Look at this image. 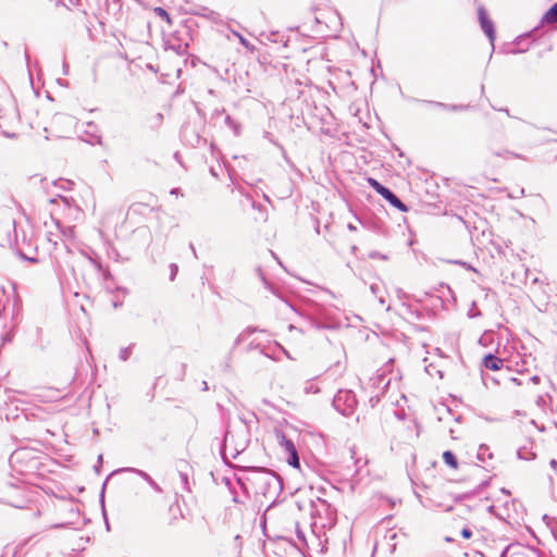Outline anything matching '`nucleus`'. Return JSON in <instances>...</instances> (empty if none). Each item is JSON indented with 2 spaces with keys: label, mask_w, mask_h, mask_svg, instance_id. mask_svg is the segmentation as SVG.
<instances>
[{
  "label": "nucleus",
  "mask_w": 557,
  "mask_h": 557,
  "mask_svg": "<svg viewBox=\"0 0 557 557\" xmlns=\"http://www.w3.org/2000/svg\"><path fill=\"white\" fill-rule=\"evenodd\" d=\"M39 450L29 447H20L10 456V465L20 473L34 472L40 465Z\"/></svg>",
  "instance_id": "1"
},
{
  "label": "nucleus",
  "mask_w": 557,
  "mask_h": 557,
  "mask_svg": "<svg viewBox=\"0 0 557 557\" xmlns=\"http://www.w3.org/2000/svg\"><path fill=\"white\" fill-rule=\"evenodd\" d=\"M248 471L255 474L253 481L259 484L263 495H275L282 492L283 481L276 473L260 467H250Z\"/></svg>",
  "instance_id": "2"
},
{
  "label": "nucleus",
  "mask_w": 557,
  "mask_h": 557,
  "mask_svg": "<svg viewBox=\"0 0 557 557\" xmlns=\"http://www.w3.org/2000/svg\"><path fill=\"white\" fill-rule=\"evenodd\" d=\"M333 407L345 417L354 414L358 400L351 389H339L333 398Z\"/></svg>",
  "instance_id": "3"
},
{
  "label": "nucleus",
  "mask_w": 557,
  "mask_h": 557,
  "mask_svg": "<svg viewBox=\"0 0 557 557\" xmlns=\"http://www.w3.org/2000/svg\"><path fill=\"white\" fill-rule=\"evenodd\" d=\"M506 137L503 133H493L488 136L487 138V149L488 151L495 156V157H499V158H508V157H512V158H516V159H521V160H525V157L520 154V153H516L513 151H510L504 147L500 146V144L503 141H505Z\"/></svg>",
  "instance_id": "4"
},
{
  "label": "nucleus",
  "mask_w": 557,
  "mask_h": 557,
  "mask_svg": "<svg viewBox=\"0 0 557 557\" xmlns=\"http://www.w3.org/2000/svg\"><path fill=\"white\" fill-rule=\"evenodd\" d=\"M368 184L380 195L382 196L389 205L397 208L401 212H407L408 207L397 197V195L391 190L388 187L381 184L377 180L373 177L367 178Z\"/></svg>",
  "instance_id": "5"
},
{
  "label": "nucleus",
  "mask_w": 557,
  "mask_h": 557,
  "mask_svg": "<svg viewBox=\"0 0 557 557\" xmlns=\"http://www.w3.org/2000/svg\"><path fill=\"white\" fill-rule=\"evenodd\" d=\"M235 434L227 431L224 435L223 444L221 447V456L225 463H228V457L235 459L240 453L246 449L247 440L244 438L242 442L236 443L234 446L231 445V441L233 442Z\"/></svg>",
  "instance_id": "6"
},
{
  "label": "nucleus",
  "mask_w": 557,
  "mask_h": 557,
  "mask_svg": "<svg viewBox=\"0 0 557 557\" xmlns=\"http://www.w3.org/2000/svg\"><path fill=\"white\" fill-rule=\"evenodd\" d=\"M17 426L22 428L26 435H34L36 432L37 423L39 422L38 416L35 412H27L22 410L21 413L12 416Z\"/></svg>",
  "instance_id": "7"
},
{
  "label": "nucleus",
  "mask_w": 557,
  "mask_h": 557,
  "mask_svg": "<svg viewBox=\"0 0 557 557\" xmlns=\"http://www.w3.org/2000/svg\"><path fill=\"white\" fill-rule=\"evenodd\" d=\"M478 17H479V22H480V26H481L482 30L490 39L492 49H494V41L496 38L495 27H494L493 22L488 17L486 10L483 7H480L478 9Z\"/></svg>",
  "instance_id": "8"
},
{
  "label": "nucleus",
  "mask_w": 557,
  "mask_h": 557,
  "mask_svg": "<svg viewBox=\"0 0 557 557\" xmlns=\"http://www.w3.org/2000/svg\"><path fill=\"white\" fill-rule=\"evenodd\" d=\"M412 102H418L424 106L433 107L436 109L447 110V111H465L469 109V104H448L441 101L435 100H425V99H418V98H409Z\"/></svg>",
  "instance_id": "9"
},
{
  "label": "nucleus",
  "mask_w": 557,
  "mask_h": 557,
  "mask_svg": "<svg viewBox=\"0 0 557 557\" xmlns=\"http://www.w3.org/2000/svg\"><path fill=\"white\" fill-rule=\"evenodd\" d=\"M181 137L185 144L191 147H197L201 141L207 143V140L199 135L196 128L189 124L182 127Z\"/></svg>",
  "instance_id": "10"
},
{
  "label": "nucleus",
  "mask_w": 557,
  "mask_h": 557,
  "mask_svg": "<svg viewBox=\"0 0 557 557\" xmlns=\"http://www.w3.org/2000/svg\"><path fill=\"white\" fill-rule=\"evenodd\" d=\"M482 366L491 371H498L504 366V360L494 354H487L482 360Z\"/></svg>",
  "instance_id": "11"
},
{
  "label": "nucleus",
  "mask_w": 557,
  "mask_h": 557,
  "mask_svg": "<svg viewBox=\"0 0 557 557\" xmlns=\"http://www.w3.org/2000/svg\"><path fill=\"white\" fill-rule=\"evenodd\" d=\"M119 471H126V472H133L143 478L157 493H162V488L160 485L144 470L137 469V468H123Z\"/></svg>",
  "instance_id": "12"
},
{
  "label": "nucleus",
  "mask_w": 557,
  "mask_h": 557,
  "mask_svg": "<svg viewBox=\"0 0 557 557\" xmlns=\"http://www.w3.org/2000/svg\"><path fill=\"white\" fill-rule=\"evenodd\" d=\"M49 201L51 205H57L61 202L63 207L67 210H78V207L75 205L74 199L71 197L59 195L57 198H51Z\"/></svg>",
  "instance_id": "13"
},
{
  "label": "nucleus",
  "mask_w": 557,
  "mask_h": 557,
  "mask_svg": "<svg viewBox=\"0 0 557 557\" xmlns=\"http://www.w3.org/2000/svg\"><path fill=\"white\" fill-rule=\"evenodd\" d=\"M541 22L545 24L557 23V1L545 12Z\"/></svg>",
  "instance_id": "14"
},
{
  "label": "nucleus",
  "mask_w": 557,
  "mask_h": 557,
  "mask_svg": "<svg viewBox=\"0 0 557 557\" xmlns=\"http://www.w3.org/2000/svg\"><path fill=\"white\" fill-rule=\"evenodd\" d=\"M277 438L280 441V444L282 446H284L285 450L288 453V454H295V451H297L296 447H295V444L293 443L292 440L287 438L284 433H278L277 434Z\"/></svg>",
  "instance_id": "15"
},
{
  "label": "nucleus",
  "mask_w": 557,
  "mask_h": 557,
  "mask_svg": "<svg viewBox=\"0 0 557 557\" xmlns=\"http://www.w3.org/2000/svg\"><path fill=\"white\" fill-rule=\"evenodd\" d=\"M443 459H444V462L453 468V469H456L458 467V459L456 457V455L450 451V450H446L443 453Z\"/></svg>",
  "instance_id": "16"
},
{
  "label": "nucleus",
  "mask_w": 557,
  "mask_h": 557,
  "mask_svg": "<svg viewBox=\"0 0 557 557\" xmlns=\"http://www.w3.org/2000/svg\"><path fill=\"white\" fill-rule=\"evenodd\" d=\"M405 308V313L408 314L410 318H413L416 320H421L423 318V313L416 307L409 304H403Z\"/></svg>",
  "instance_id": "17"
},
{
  "label": "nucleus",
  "mask_w": 557,
  "mask_h": 557,
  "mask_svg": "<svg viewBox=\"0 0 557 557\" xmlns=\"http://www.w3.org/2000/svg\"><path fill=\"white\" fill-rule=\"evenodd\" d=\"M517 457L521 460H534L536 458V454L527 447H520L517 450Z\"/></svg>",
  "instance_id": "18"
},
{
  "label": "nucleus",
  "mask_w": 557,
  "mask_h": 557,
  "mask_svg": "<svg viewBox=\"0 0 557 557\" xmlns=\"http://www.w3.org/2000/svg\"><path fill=\"white\" fill-rule=\"evenodd\" d=\"M224 122L226 126L233 131V133L237 136L240 133V125L237 123L231 115L226 114L224 117Z\"/></svg>",
  "instance_id": "19"
},
{
  "label": "nucleus",
  "mask_w": 557,
  "mask_h": 557,
  "mask_svg": "<svg viewBox=\"0 0 557 557\" xmlns=\"http://www.w3.org/2000/svg\"><path fill=\"white\" fill-rule=\"evenodd\" d=\"M256 273H257V275L260 277V280L262 281V283H263L264 287H265L267 289L271 290L274 295H276V293H275L274 288L272 287V285L270 284V282L267 280V277H265V275H264V273H263V271H262V269H261L260 267H258V268L256 269Z\"/></svg>",
  "instance_id": "20"
},
{
  "label": "nucleus",
  "mask_w": 557,
  "mask_h": 557,
  "mask_svg": "<svg viewBox=\"0 0 557 557\" xmlns=\"http://www.w3.org/2000/svg\"><path fill=\"white\" fill-rule=\"evenodd\" d=\"M488 450H490V449H488V446H487V445H485V444L480 445V447H479V451H478V456H476V457H478V459H479L480 461H485V456H487L488 458H492V457H493V455H492V453H490Z\"/></svg>",
  "instance_id": "21"
},
{
  "label": "nucleus",
  "mask_w": 557,
  "mask_h": 557,
  "mask_svg": "<svg viewBox=\"0 0 557 557\" xmlns=\"http://www.w3.org/2000/svg\"><path fill=\"white\" fill-rule=\"evenodd\" d=\"M200 15L213 21V22H219L220 21V14L212 11V10H209L207 8H202V12L200 13Z\"/></svg>",
  "instance_id": "22"
},
{
  "label": "nucleus",
  "mask_w": 557,
  "mask_h": 557,
  "mask_svg": "<svg viewBox=\"0 0 557 557\" xmlns=\"http://www.w3.org/2000/svg\"><path fill=\"white\" fill-rule=\"evenodd\" d=\"M132 348L133 346H127V347H124V348H121L120 350V354H119V357L122 361H126L131 355H132Z\"/></svg>",
  "instance_id": "23"
},
{
  "label": "nucleus",
  "mask_w": 557,
  "mask_h": 557,
  "mask_svg": "<svg viewBox=\"0 0 557 557\" xmlns=\"http://www.w3.org/2000/svg\"><path fill=\"white\" fill-rule=\"evenodd\" d=\"M257 331L256 327H252V326H249L247 327L242 334H239L235 341V344L238 345L246 335H251L252 333H255Z\"/></svg>",
  "instance_id": "24"
},
{
  "label": "nucleus",
  "mask_w": 557,
  "mask_h": 557,
  "mask_svg": "<svg viewBox=\"0 0 557 557\" xmlns=\"http://www.w3.org/2000/svg\"><path fill=\"white\" fill-rule=\"evenodd\" d=\"M287 462L294 468H299V457L297 451H295V454H289Z\"/></svg>",
  "instance_id": "25"
},
{
  "label": "nucleus",
  "mask_w": 557,
  "mask_h": 557,
  "mask_svg": "<svg viewBox=\"0 0 557 557\" xmlns=\"http://www.w3.org/2000/svg\"><path fill=\"white\" fill-rule=\"evenodd\" d=\"M248 349L249 350H251V349H259L261 355L270 358V355L265 351V347L261 346L260 344H255L253 342H251L248 345Z\"/></svg>",
  "instance_id": "26"
},
{
  "label": "nucleus",
  "mask_w": 557,
  "mask_h": 557,
  "mask_svg": "<svg viewBox=\"0 0 557 557\" xmlns=\"http://www.w3.org/2000/svg\"><path fill=\"white\" fill-rule=\"evenodd\" d=\"M154 11H156V13H157L160 17H162V18L166 20L168 22H171L170 14L168 13V11H166L165 9H163V8H160V7H159V8H156V9H154Z\"/></svg>",
  "instance_id": "27"
},
{
  "label": "nucleus",
  "mask_w": 557,
  "mask_h": 557,
  "mask_svg": "<svg viewBox=\"0 0 557 557\" xmlns=\"http://www.w3.org/2000/svg\"><path fill=\"white\" fill-rule=\"evenodd\" d=\"M170 280L171 281H174L176 275H177V272H178V267L175 264V263H171L170 264Z\"/></svg>",
  "instance_id": "28"
},
{
  "label": "nucleus",
  "mask_w": 557,
  "mask_h": 557,
  "mask_svg": "<svg viewBox=\"0 0 557 557\" xmlns=\"http://www.w3.org/2000/svg\"><path fill=\"white\" fill-rule=\"evenodd\" d=\"M369 258L370 259H382V260H386L387 259V256L379 252V251H371L369 253Z\"/></svg>",
  "instance_id": "29"
},
{
  "label": "nucleus",
  "mask_w": 557,
  "mask_h": 557,
  "mask_svg": "<svg viewBox=\"0 0 557 557\" xmlns=\"http://www.w3.org/2000/svg\"><path fill=\"white\" fill-rule=\"evenodd\" d=\"M305 392H306V394H310V393L317 394L320 392V388L313 384H308L305 387Z\"/></svg>",
  "instance_id": "30"
},
{
  "label": "nucleus",
  "mask_w": 557,
  "mask_h": 557,
  "mask_svg": "<svg viewBox=\"0 0 557 557\" xmlns=\"http://www.w3.org/2000/svg\"><path fill=\"white\" fill-rule=\"evenodd\" d=\"M370 290L375 297L381 295V286L376 283L370 285Z\"/></svg>",
  "instance_id": "31"
},
{
  "label": "nucleus",
  "mask_w": 557,
  "mask_h": 557,
  "mask_svg": "<svg viewBox=\"0 0 557 557\" xmlns=\"http://www.w3.org/2000/svg\"><path fill=\"white\" fill-rule=\"evenodd\" d=\"M116 472H117V471H113V472H111V473H110V475H109V476H107L106 481L103 482V484H102V488H101V493H100L101 502H103V497H104V490H106V486H107V483H108V481H109L110 476H112V475H113L114 473H116Z\"/></svg>",
  "instance_id": "32"
},
{
  "label": "nucleus",
  "mask_w": 557,
  "mask_h": 557,
  "mask_svg": "<svg viewBox=\"0 0 557 557\" xmlns=\"http://www.w3.org/2000/svg\"><path fill=\"white\" fill-rule=\"evenodd\" d=\"M60 183H61V188L63 189H71L72 188V185H73V182L72 181H69V180H60Z\"/></svg>",
  "instance_id": "33"
},
{
  "label": "nucleus",
  "mask_w": 557,
  "mask_h": 557,
  "mask_svg": "<svg viewBox=\"0 0 557 557\" xmlns=\"http://www.w3.org/2000/svg\"><path fill=\"white\" fill-rule=\"evenodd\" d=\"M224 113H225V109L224 108L214 109L212 114H211V117L214 120V119H218L220 115H222Z\"/></svg>",
  "instance_id": "34"
},
{
  "label": "nucleus",
  "mask_w": 557,
  "mask_h": 557,
  "mask_svg": "<svg viewBox=\"0 0 557 557\" xmlns=\"http://www.w3.org/2000/svg\"><path fill=\"white\" fill-rule=\"evenodd\" d=\"M461 536L466 540L470 539L472 536V531L469 528H463L461 530Z\"/></svg>",
  "instance_id": "35"
},
{
  "label": "nucleus",
  "mask_w": 557,
  "mask_h": 557,
  "mask_svg": "<svg viewBox=\"0 0 557 557\" xmlns=\"http://www.w3.org/2000/svg\"><path fill=\"white\" fill-rule=\"evenodd\" d=\"M180 478H181V481L184 484V486L187 487V484H188V475H187V473H185L183 471H180Z\"/></svg>",
  "instance_id": "36"
},
{
  "label": "nucleus",
  "mask_w": 557,
  "mask_h": 557,
  "mask_svg": "<svg viewBox=\"0 0 557 557\" xmlns=\"http://www.w3.org/2000/svg\"><path fill=\"white\" fill-rule=\"evenodd\" d=\"M102 460H103L102 455H99L98 456V460H97V465L94 467V469H95V471L97 473L100 472V469H101V466H102Z\"/></svg>",
  "instance_id": "37"
},
{
  "label": "nucleus",
  "mask_w": 557,
  "mask_h": 557,
  "mask_svg": "<svg viewBox=\"0 0 557 557\" xmlns=\"http://www.w3.org/2000/svg\"><path fill=\"white\" fill-rule=\"evenodd\" d=\"M24 504H25V499H21V500H17V502H10V505L15 507V508H23Z\"/></svg>",
  "instance_id": "38"
},
{
  "label": "nucleus",
  "mask_w": 557,
  "mask_h": 557,
  "mask_svg": "<svg viewBox=\"0 0 557 557\" xmlns=\"http://www.w3.org/2000/svg\"><path fill=\"white\" fill-rule=\"evenodd\" d=\"M20 256H21V258H23V259H25V260H27V261H29L32 263H37L38 262L37 258H35V257H27L23 252H20Z\"/></svg>",
  "instance_id": "39"
},
{
  "label": "nucleus",
  "mask_w": 557,
  "mask_h": 557,
  "mask_svg": "<svg viewBox=\"0 0 557 557\" xmlns=\"http://www.w3.org/2000/svg\"><path fill=\"white\" fill-rule=\"evenodd\" d=\"M271 37H272L271 40H273L275 42H277L278 40L282 41V39H283V36H281L278 33H272Z\"/></svg>",
  "instance_id": "40"
},
{
  "label": "nucleus",
  "mask_w": 557,
  "mask_h": 557,
  "mask_svg": "<svg viewBox=\"0 0 557 557\" xmlns=\"http://www.w3.org/2000/svg\"><path fill=\"white\" fill-rule=\"evenodd\" d=\"M397 297L399 299H405L408 298L409 296L403 289H397Z\"/></svg>",
  "instance_id": "41"
},
{
  "label": "nucleus",
  "mask_w": 557,
  "mask_h": 557,
  "mask_svg": "<svg viewBox=\"0 0 557 557\" xmlns=\"http://www.w3.org/2000/svg\"><path fill=\"white\" fill-rule=\"evenodd\" d=\"M47 238H48V240H49L50 243H52L54 246L58 244L57 239L54 238V235H53L51 232H49V234H48Z\"/></svg>",
  "instance_id": "42"
},
{
  "label": "nucleus",
  "mask_w": 557,
  "mask_h": 557,
  "mask_svg": "<svg viewBox=\"0 0 557 557\" xmlns=\"http://www.w3.org/2000/svg\"><path fill=\"white\" fill-rule=\"evenodd\" d=\"M494 110L496 111H499V112H503V113H506L508 116H510V113H509V110L507 108H496V107H492Z\"/></svg>",
  "instance_id": "43"
},
{
  "label": "nucleus",
  "mask_w": 557,
  "mask_h": 557,
  "mask_svg": "<svg viewBox=\"0 0 557 557\" xmlns=\"http://www.w3.org/2000/svg\"><path fill=\"white\" fill-rule=\"evenodd\" d=\"M188 45H185V47L183 48L181 45L177 47L176 49V52L178 54H184L186 52V49H187Z\"/></svg>",
  "instance_id": "44"
},
{
  "label": "nucleus",
  "mask_w": 557,
  "mask_h": 557,
  "mask_svg": "<svg viewBox=\"0 0 557 557\" xmlns=\"http://www.w3.org/2000/svg\"><path fill=\"white\" fill-rule=\"evenodd\" d=\"M523 196H524V188H519V190L517 191V196L510 195L511 198H518V197H523Z\"/></svg>",
  "instance_id": "45"
},
{
  "label": "nucleus",
  "mask_w": 557,
  "mask_h": 557,
  "mask_svg": "<svg viewBox=\"0 0 557 557\" xmlns=\"http://www.w3.org/2000/svg\"><path fill=\"white\" fill-rule=\"evenodd\" d=\"M51 220L55 224L57 228L61 230V223L58 219L53 218V212H51Z\"/></svg>",
  "instance_id": "46"
},
{
  "label": "nucleus",
  "mask_w": 557,
  "mask_h": 557,
  "mask_svg": "<svg viewBox=\"0 0 557 557\" xmlns=\"http://www.w3.org/2000/svg\"><path fill=\"white\" fill-rule=\"evenodd\" d=\"M297 537L302 541V542H306V537H305V534L302 531L300 530H297Z\"/></svg>",
  "instance_id": "47"
},
{
  "label": "nucleus",
  "mask_w": 557,
  "mask_h": 557,
  "mask_svg": "<svg viewBox=\"0 0 557 557\" xmlns=\"http://www.w3.org/2000/svg\"><path fill=\"white\" fill-rule=\"evenodd\" d=\"M319 500H320L321 505L323 507H325L326 509H331L332 508L331 505L326 500L320 499V498H319Z\"/></svg>",
  "instance_id": "48"
},
{
  "label": "nucleus",
  "mask_w": 557,
  "mask_h": 557,
  "mask_svg": "<svg viewBox=\"0 0 557 557\" xmlns=\"http://www.w3.org/2000/svg\"><path fill=\"white\" fill-rule=\"evenodd\" d=\"M237 36H238V38H239L240 42H242L244 46L248 47V41H247L243 36H240L239 34H237Z\"/></svg>",
  "instance_id": "49"
},
{
  "label": "nucleus",
  "mask_w": 557,
  "mask_h": 557,
  "mask_svg": "<svg viewBox=\"0 0 557 557\" xmlns=\"http://www.w3.org/2000/svg\"><path fill=\"white\" fill-rule=\"evenodd\" d=\"M549 466H550L552 469H556L557 468V460L556 459H552L549 461Z\"/></svg>",
  "instance_id": "50"
},
{
  "label": "nucleus",
  "mask_w": 557,
  "mask_h": 557,
  "mask_svg": "<svg viewBox=\"0 0 557 557\" xmlns=\"http://www.w3.org/2000/svg\"><path fill=\"white\" fill-rule=\"evenodd\" d=\"M527 50H528V47H525V48H518V49L513 50L512 52L513 53H522V52H524Z\"/></svg>",
  "instance_id": "51"
},
{
  "label": "nucleus",
  "mask_w": 557,
  "mask_h": 557,
  "mask_svg": "<svg viewBox=\"0 0 557 557\" xmlns=\"http://www.w3.org/2000/svg\"><path fill=\"white\" fill-rule=\"evenodd\" d=\"M376 298L379 299V301H380V304H381V305H384V304H385V298H384V296H383L382 294H381V295H379V296H376Z\"/></svg>",
  "instance_id": "52"
},
{
  "label": "nucleus",
  "mask_w": 557,
  "mask_h": 557,
  "mask_svg": "<svg viewBox=\"0 0 557 557\" xmlns=\"http://www.w3.org/2000/svg\"><path fill=\"white\" fill-rule=\"evenodd\" d=\"M534 384H537L540 382V376L534 375L530 379Z\"/></svg>",
  "instance_id": "53"
},
{
  "label": "nucleus",
  "mask_w": 557,
  "mask_h": 557,
  "mask_svg": "<svg viewBox=\"0 0 557 557\" xmlns=\"http://www.w3.org/2000/svg\"><path fill=\"white\" fill-rule=\"evenodd\" d=\"M468 496H469L468 494H461V495H459V496H457V497H456V500H457V502H459V500H461V499L467 498Z\"/></svg>",
  "instance_id": "54"
},
{
  "label": "nucleus",
  "mask_w": 557,
  "mask_h": 557,
  "mask_svg": "<svg viewBox=\"0 0 557 557\" xmlns=\"http://www.w3.org/2000/svg\"><path fill=\"white\" fill-rule=\"evenodd\" d=\"M63 73H64L65 75H67V74H69V65H67L65 62L63 63Z\"/></svg>",
  "instance_id": "55"
},
{
  "label": "nucleus",
  "mask_w": 557,
  "mask_h": 557,
  "mask_svg": "<svg viewBox=\"0 0 557 557\" xmlns=\"http://www.w3.org/2000/svg\"><path fill=\"white\" fill-rule=\"evenodd\" d=\"M511 381L517 385L521 384V382L517 377H511Z\"/></svg>",
  "instance_id": "56"
},
{
  "label": "nucleus",
  "mask_w": 557,
  "mask_h": 557,
  "mask_svg": "<svg viewBox=\"0 0 557 557\" xmlns=\"http://www.w3.org/2000/svg\"><path fill=\"white\" fill-rule=\"evenodd\" d=\"M541 282H542V281H541L539 277H534V278L532 280V283H534V284H537V283H541Z\"/></svg>",
  "instance_id": "57"
},
{
  "label": "nucleus",
  "mask_w": 557,
  "mask_h": 557,
  "mask_svg": "<svg viewBox=\"0 0 557 557\" xmlns=\"http://www.w3.org/2000/svg\"><path fill=\"white\" fill-rule=\"evenodd\" d=\"M348 228H349L350 231H356V226H354L352 224H348Z\"/></svg>",
  "instance_id": "58"
},
{
  "label": "nucleus",
  "mask_w": 557,
  "mask_h": 557,
  "mask_svg": "<svg viewBox=\"0 0 557 557\" xmlns=\"http://www.w3.org/2000/svg\"><path fill=\"white\" fill-rule=\"evenodd\" d=\"M202 385H203V391H207V389H208V384H207V382H206V381H205V382H202Z\"/></svg>",
  "instance_id": "59"
},
{
  "label": "nucleus",
  "mask_w": 557,
  "mask_h": 557,
  "mask_svg": "<svg viewBox=\"0 0 557 557\" xmlns=\"http://www.w3.org/2000/svg\"><path fill=\"white\" fill-rule=\"evenodd\" d=\"M282 350L284 351V354H285L288 358H290V357H289V354H288V351H287L286 349L282 348Z\"/></svg>",
  "instance_id": "60"
},
{
  "label": "nucleus",
  "mask_w": 557,
  "mask_h": 557,
  "mask_svg": "<svg viewBox=\"0 0 557 557\" xmlns=\"http://www.w3.org/2000/svg\"><path fill=\"white\" fill-rule=\"evenodd\" d=\"M65 524H55L54 528H63Z\"/></svg>",
  "instance_id": "61"
},
{
  "label": "nucleus",
  "mask_w": 557,
  "mask_h": 557,
  "mask_svg": "<svg viewBox=\"0 0 557 557\" xmlns=\"http://www.w3.org/2000/svg\"><path fill=\"white\" fill-rule=\"evenodd\" d=\"M97 143L100 144L101 143V137L100 136H97Z\"/></svg>",
  "instance_id": "62"
},
{
  "label": "nucleus",
  "mask_w": 557,
  "mask_h": 557,
  "mask_svg": "<svg viewBox=\"0 0 557 557\" xmlns=\"http://www.w3.org/2000/svg\"><path fill=\"white\" fill-rule=\"evenodd\" d=\"M5 419L9 420L10 419V413H5Z\"/></svg>",
  "instance_id": "63"
},
{
  "label": "nucleus",
  "mask_w": 557,
  "mask_h": 557,
  "mask_svg": "<svg viewBox=\"0 0 557 557\" xmlns=\"http://www.w3.org/2000/svg\"><path fill=\"white\" fill-rule=\"evenodd\" d=\"M314 22L315 23H320L319 18L317 16H314Z\"/></svg>",
  "instance_id": "64"
}]
</instances>
